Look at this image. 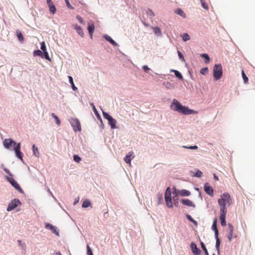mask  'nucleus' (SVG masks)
Segmentation results:
<instances>
[{
  "label": "nucleus",
  "instance_id": "f257e3e1",
  "mask_svg": "<svg viewBox=\"0 0 255 255\" xmlns=\"http://www.w3.org/2000/svg\"><path fill=\"white\" fill-rule=\"evenodd\" d=\"M232 199L228 193H225L221 195L218 200L220 211V220L222 226H225L226 225V217L227 213L226 206H230L232 205Z\"/></svg>",
  "mask_w": 255,
  "mask_h": 255
},
{
  "label": "nucleus",
  "instance_id": "f03ea898",
  "mask_svg": "<svg viewBox=\"0 0 255 255\" xmlns=\"http://www.w3.org/2000/svg\"><path fill=\"white\" fill-rule=\"evenodd\" d=\"M171 108L172 110L178 112H194L192 110H190L188 107L183 106L176 100L174 99L171 104Z\"/></svg>",
  "mask_w": 255,
  "mask_h": 255
},
{
  "label": "nucleus",
  "instance_id": "7ed1b4c3",
  "mask_svg": "<svg viewBox=\"0 0 255 255\" xmlns=\"http://www.w3.org/2000/svg\"><path fill=\"white\" fill-rule=\"evenodd\" d=\"M223 75L222 66L221 64H215L213 68V76L215 80L221 78Z\"/></svg>",
  "mask_w": 255,
  "mask_h": 255
},
{
  "label": "nucleus",
  "instance_id": "20e7f679",
  "mask_svg": "<svg viewBox=\"0 0 255 255\" xmlns=\"http://www.w3.org/2000/svg\"><path fill=\"white\" fill-rule=\"evenodd\" d=\"M71 126L73 127L74 131H80L81 127L79 120L76 118H71L69 120Z\"/></svg>",
  "mask_w": 255,
  "mask_h": 255
},
{
  "label": "nucleus",
  "instance_id": "39448f33",
  "mask_svg": "<svg viewBox=\"0 0 255 255\" xmlns=\"http://www.w3.org/2000/svg\"><path fill=\"white\" fill-rule=\"evenodd\" d=\"M165 200L167 206L169 208H172L173 206L171 198V192L169 187H168L165 193Z\"/></svg>",
  "mask_w": 255,
  "mask_h": 255
},
{
  "label": "nucleus",
  "instance_id": "423d86ee",
  "mask_svg": "<svg viewBox=\"0 0 255 255\" xmlns=\"http://www.w3.org/2000/svg\"><path fill=\"white\" fill-rule=\"evenodd\" d=\"M3 144L5 148L13 150V148L15 147L17 143L11 138H6L3 140Z\"/></svg>",
  "mask_w": 255,
  "mask_h": 255
},
{
  "label": "nucleus",
  "instance_id": "0eeeda50",
  "mask_svg": "<svg viewBox=\"0 0 255 255\" xmlns=\"http://www.w3.org/2000/svg\"><path fill=\"white\" fill-rule=\"evenodd\" d=\"M104 118L107 119L108 121L109 124L113 129L117 128L116 120L114 119L108 113H103Z\"/></svg>",
  "mask_w": 255,
  "mask_h": 255
},
{
  "label": "nucleus",
  "instance_id": "6e6552de",
  "mask_svg": "<svg viewBox=\"0 0 255 255\" xmlns=\"http://www.w3.org/2000/svg\"><path fill=\"white\" fill-rule=\"evenodd\" d=\"M7 181L13 186L17 191L22 193L23 191L17 182L11 177L6 176Z\"/></svg>",
  "mask_w": 255,
  "mask_h": 255
},
{
  "label": "nucleus",
  "instance_id": "1a4fd4ad",
  "mask_svg": "<svg viewBox=\"0 0 255 255\" xmlns=\"http://www.w3.org/2000/svg\"><path fill=\"white\" fill-rule=\"evenodd\" d=\"M20 204L21 203L18 199H14L9 203L6 210L7 211H10L14 209L18 204Z\"/></svg>",
  "mask_w": 255,
  "mask_h": 255
},
{
  "label": "nucleus",
  "instance_id": "9d476101",
  "mask_svg": "<svg viewBox=\"0 0 255 255\" xmlns=\"http://www.w3.org/2000/svg\"><path fill=\"white\" fill-rule=\"evenodd\" d=\"M228 227L229 229V231L228 234V239L229 241H231L233 237L237 238V236L234 235L233 236L234 227L233 225L229 223Z\"/></svg>",
  "mask_w": 255,
  "mask_h": 255
},
{
  "label": "nucleus",
  "instance_id": "9b49d317",
  "mask_svg": "<svg viewBox=\"0 0 255 255\" xmlns=\"http://www.w3.org/2000/svg\"><path fill=\"white\" fill-rule=\"evenodd\" d=\"M20 143H17L15 147L13 148V150H14L16 156L21 160H22V153L20 151Z\"/></svg>",
  "mask_w": 255,
  "mask_h": 255
},
{
  "label": "nucleus",
  "instance_id": "f8f14e48",
  "mask_svg": "<svg viewBox=\"0 0 255 255\" xmlns=\"http://www.w3.org/2000/svg\"><path fill=\"white\" fill-rule=\"evenodd\" d=\"M204 190L207 194L211 196H213V188L209 185V183H206L204 185Z\"/></svg>",
  "mask_w": 255,
  "mask_h": 255
},
{
  "label": "nucleus",
  "instance_id": "ddd939ff",
  "mask_svg": "<svg viewBox=\"0 0 255 255\" xmlns=\"http://www.w3.org/2000/svg\"><path fill=\"white\" fill-rule=\"evenodd\" d=\"M182 204L186 205L188 207H192L193 208H195V205L193 202L188 199H182L180 200Z\"/></svg>",
  "mask_w": 255,
  "mask_h": 255
},
{
  "label": "nucleus",
  "instance_id": "4468645a",
  "mask_svg": "<svg viewBox=\"0 0 255 255\" xmlns=\"http://www.w3.org/2000/svg\"><path fill=\"white\" fill-rule=\"evenodd\" d=\"M191 248L192 251L194 255L200 254L201 251L199 249L197 248L196 245L195 243H192L191 244Z\"/></svg>",
  "mask_w": 255,
  "mask_h": 255
},
{
  "label": "nucleus",
  "instance_id": "2eb2a0df",
  "mask_svg": "<svg viewBox=\"0 0 255 255\" xmlns=\"http://www.w3.org/2000/svg\"><path fill=\"white\" fill-rule=\"evenodd\" d=\"M177 194L183 196H189L190 195V192L188 190H185V189H182L181 190H178L177 191Z\"/></svg>",
  "mask_w": 255,
  "mask_h": 255
},
{
  "label": "nucleus",
  "instance_id": "dca6fc26",
  "mask_svg": "<svg viewBox=\"0 0 255 255\" xmlns=\"http://www.w3.org/2000/svg\"><path fill=\"white\" fill-rule=\"evenodd\" d=\"M88 30L91 35V37L92 38L93 33L95 30V25L93 22L88 23Z\"/></svg>",
  "mask_w": 255,
  "mask_h": 255
},
{
  "label": "nucleus",
  "instance_id": "f3484780",
  "mask_svg": "<svg viewBox=\"0 0 255 255\" xmlns=\"http://www.w3.org/2000/svg\"><path fill=\"white\" fill-rule=\"evenodd\" d=\"M47 5L49 8V10L51 13L54 14L56 11V8L52 2L47 3Z\"/></svg>",
  "mask_w": 255,
  "mask_h": 255
},
{
  "label": "nucleus",
  "instance_id": "a211bd4d",
  "mask_svg": "<svg viewBox=\"0 0 255 255\" xmlns=\"http://www.w3.org/2000/svg\"><path fill=\"white\" fill-rule=\"evenodd\" d=\"M217 220L216 218H215L213 221L212 226V229L215 232V235H219V232H218V230L217 227Z\"/></svg>",
  "mask_w": 255,
  "mask_h": 255
},
{
  "label": "nucleus",
  "instance_id": "6ab92c4d",
  "mask_svg": "<svg viewBox=\"0 0 255 255\" xmlns=\"http://www.w3.org/2000/svg\"><path fill=\"white\" fill-rule=\"evenodd\" d=\"M74 29L76 30L77 33L82 37L84 36V32L83 29L81 27V26L78 25L77 24L74 25Z\"/></svg>",
  "mask_w": 255,
  "mask_h": 255
},
{
  "label": "nucleus",
  "instance_id": "aec40b11",
  "mask_svg": "<svg viewBox=\"0 0 255 255\" xmlns=\"http://www.w3.org/2000/svg\"><path fill=\"white\" fill-rule=\"evenodd\" d=\"M133 152H129L128 155H126V156L124 158L125 161L128 164H129L130 165L131 164V156L133 154Z\"/></svg>",
  "mask_w": 255,
  "mask_h": 255
},
{
  "label": "nucleus",
  "instance_id": "412c9836",
  "mask_svg": "<svg viewBox=\"0 0 255 255\" xmlns=\"http://www.w3.org/2000/svg\"><path fill=\"white\" fill-rule=\"evenodd\" d=\"M104 38L105 39L109 41L111 44H112L114 46H117L118 44L109 35H105Z\"/></svg>",
  "mask_w": 255,
  "mask_h": 255
},
{
  "label": "nucleus",
  "instance_id": "4be33fe9",
  "mask_svg": "<svg viewBox=\"0 0 255 255\" xmlns=\"http://www.w3.org/2000/svg\"><path fill=\"white\" fill-rule=\"evenodd\" d=\"M219 235H215L216 242V249L217 251L218 254L220 253V240L218 237Z\"/></svg>",
  "mask_w": 255,
  "mask_h": 255
},
{
  "label": "nucleus",
  "instance_id": "5701e85b",
  "mask_svg": "<svg viewBox=\"0 0 255 255\" xmlns=\"http://www.w3.org/2000/svg\"><path fill=\"white\" fill-rule=\"evenodd\" d=\"M16 34L18 40L20 42H23L24 40L23 36L21 32L19 30H17L16 31Z\"/></svg>",
  "mask_w": 255,
  "mask_h": 255
},
{
  "label": "nucleus",
  "instance_id": "b1692460",
  "mask_svg": "<svg viewBox=\"0 0 255 255\" xmlns=\"http://www.w3.org/2000/svg\"><path fill=\"white\" fill-rule=\"evenodd\" d=\"M171 72H173L175 74V75L180 80L183 79V76L178 71L175 70H172Z\"/></svg>",
  "mask_w": 255,
  "mask_h": 255
},
{
  "label": "nucleus",
  "instance_id": "393cba45",
  "mask_svg": "<svg viewBox=\"0 0 255 255\" xmlns=\"http://www.w3.org/2000/svg\"><path fill=\"white\" fill-rule=\"evenodd\" d=\"M46 228H49L50 229L52 230V231L55 233L56 235H58V233L56 232V229L55 227L52 226L51 224H47L46 226Z\"/></svg>",
  "mask_w": 255,
  "mask_h": 255
},
{
  "label": "nucleus",
  "instance_id": "a878e982",
  "mask_svg": "<svg viewBox=\"0 0 255 255\" xmlns=\"http://www.w3.org/2000/svg\"><path fill=\"white\" fill-rule=\"evenodd\" d=\"M154 33L158 35H161V31L158 27H152Z\"/></svg>",
  "mask_w": 255,
  "mask_h": 255
},
{
  "label": "nucleus",
  "instance_id": "bb28decb",
  "mask_svg": "<svg viewBox=\"0 0 255 255\" xmlns=\"http://www.w3.org/2000/svg\"><path fill=\"white\" fill-rule=\"evenodd\" d=\"M176 12L177 14L180 15L183 18L186 17V14L181 9H177L176 11Z\"/></svg>",
  "mask_w": 255,
  "mask_h": 255
},
{
  "label": "nucleus",
  "instance_id": "cd10ccee",
  "mask_svg": "<svg viewBox=\"0 0 255 255\" xmlns=\"http://www.w3.org/2000/svg\"><path fill=\"white\" fill-rule=\"evenodd\" d=\"M91 202L89 200H87L83 202V203L82 204V207L83 208H87V207H89L90 206H91Z\"/></svg>",
  "mask_w": 255,
  "mask_h": 255
},
{
  "label": "nucleus",
  "instance_id": "c85d7f7f",
  "mask_svg": "<svg viewBox=\"0 0 255 255\" xmlns=\"http://www.w3.org/2000/svg\"><path fill=\"white\" fill-rule=\"evenodd\" d=\"M201 57L205 59V63H208L210 61V58L207 54H202L201 55Z\"/></svg>",
  "mask_w": 255,
  "mask_h": 255
},
{
  "label": "nucleus",
  "instance_id": "c756f323",
  "mask_svg": "<svg viewBox=\"0 0 255 255\" xmlns=\"http://www.w3.org/2000/svg\"><path fill=\"white\" fill-rule=\"evenodd\" d=\"M200 2L202 5V6L203 8L206 10H208V6L207 3L204 0H200Z\"/></svg>",
  "mask_w": 255,
  "mask_h": 255
},
{
  "label": "nucleus",
  "instance_id": "7c9ffc66",
  "mask_svg": "<svg viewBox=\"0 0 255 255\" xmlns=\"http://www.w3.org/2000/svg\"><path fill=\"white\" fill-rule=\"evenodd\" d=\"M33 153L36 156H39V153L38 152V148L34 144L32 146Z\"/></svg>",
  "mask_w": 255,
  "mask_h": 255
},
{
  "label": "nucleus",
  "instance_id": "2f4dec72",
  "mask_svg": "<svg viewBox=\"0 0 255 255\" xmlns=\"http://www.w3.org/2000/svg\"><path fill=\"white\" fill-rule=\"evenodd\" d=\"M186 218H187L188 220L192 222L194 225L196 226L197 225V222L195 220H194L190 215H187Z\"/></svg>",
  "mask_w": 255,
  "mask_h": 255
},
{
  "label": "nucleus",
  "instance_id": "473e14b6",
  "mask_svg": "<svg viewBox=\"0 0 255 255\" xmlns=\"http://www.w3.org/2000/svg\"><path fill=\"white\" fill-rule=\"evenodd\" d=\"M200 244H201L202 249L204 250V251L205 252V255H209L208 251H207L204 244L202 242H201Z\"/></svg>",
  "mask_w": 255,
  "mask_h": 255
},
{
  "label": "nucleus",
  "instance_id": "72a5a7b5",
  "mask_svg": "<svg viewBox=\"0 0 255 255\" xmlns=\"http://www.w3.org/2000/svg\"><path fill=\"white\" fill-rule=\"evenodd\" d=\"M33 55L34 56H40L42 57V55H43V53L41 50H35L34 51Z\"/></svg>",
  "mask_w": 255,
  "mask_h": 255
},
{
  "label": "nucleus",
  "instance_id": "f704fd0d",
  "mask_svg": "<svg viewBox=\"0 0 255 255\" xmlns=\"http://www.w3.org/2000/svg\"><path fill=\"white\" fill-rule=\"evenodd\" d=\"M52 117L55 119V121H56V123L59 126L60 125V120L59 119L58 117L55 115L54 114V113H52Z\"/></svg>",
  "mask_w": 255,
  "mask_h": 255
},
{
  "label": "nucleus",
  "instance_id": "c9c22d12",
  "mask_svg": "<svg viewBox=\"0 0 255 255\" xmlns=\"http://www.w3.org/2000/svg\"><path fill=\"white\" fill-rule=\"evenodd\" d=\"M242 77H243L244 83H247L248 81V78L246 75V74L243 70H242Z\"/></svg>",
  "mask_w": 255,
  "mask_h": 255
},
{
  "label": "nucleus",
  "instance_id": "e433bc0d",
  "mask_svg": "<svg viewBox=\"0 0 255 255\" xmlns=\"http://www.w3.org/2000/svg\"><path fill=\"white\" fill-rule=\"evenodd\" d=\"M190 37L189 35L187 33L184 34L182 36L183 40L184 41L189 40L190 39Z\"/></svg>",
  "mask_w": 255,
  "mask_h": 255
},
{
  "label": "nucleus",
  "instance_id": "4c0bfd02",
  "mask_svg": "<svg viewBox=\"0 0 255 255\" xmlns=\"http://www.w3.org/2000/svg\"><path fill=\"white\" fill-rule=\"evenodd\" d=\"M208 72V69L207 67H205V68H202L200 70V73L201 74H202V75H206Z\"/></svg>",
  "mask_w": 255,
  "mask_h": 255
},
{
  "label": "nucleus",
  "instance_id": "58836bf2",
  "mask_svg": "<svg viewBox=\"0 0 255 255\" xmlns=\"http://www.w3.org/2000/svg\"><path fill=\"white\" fill-rule=\"evenodd\" d=\"M44 57L46 60L49 61H51V59L49 57L48 52L47 51L43 52Z\"/></svg>",
  "mask_w": 255,
  "mask_h": 255
},
{
  "label": "nucleus",
  "instance_id": "ea45409f",
  "mask_svg": "<svg viewBox=\"0 0 255 255\" xmlns=\"http://www.w3.org/2000/svg\"><path fill=\"white\" fill-rule=\"evenodd\" d=\"M74 160L75 162H79L81 160V158L77 155H74Z\"/></svg>",
  "mask_w": 255,
  "mask_h": 255
},
{
  "label": "nucleus",
  "instance_id": "a19ab883",
  "mask_svg": "<svg viewBox=\"0 0 255 255\" xmlns=\"http://www.w3.org/2000/svg\"><path fill=\"white\" fill-rule=\"evenodd\" d=\"M41 49L43 51V52L46 51V45L44 42H42L41 43Z\"/></svg>",
  "mask_w": 255,
  "mask_h": 255
},
{
  "label": "nucleus",
  "instance_id": "79ce46f5",
  "mask_svg": "<svg viewBox=\"0 0 255 255\" xmlns=\"http://www.w3.org/2000/svg\"><path fill=\"white\" fill-rule=\"evenodd\" d=\"M65 2L66 3V5L67 6L70 8V9H74V7L72 6V5L70 3V2L69 1V0H65Z\"/></svg>",
  "mask_w": 255,
  "mask_h": 255
},
{
  "label": "nucleus",
  "instance_id": "37998d69",
  "mask_svg": "<svg viewBox=\"0 0 255 255\" xmlns=\"http://www.w3.org/2000/svg\"><path fill=\"white\" fill-rule=\"evenodd\" d=\"M87 255H93L92 251L88 245L87 246Z\"/></svg>",
  "mask_w": 255,
  "mask_h": 255
},
{
  "label": "nucleus",
  "instance_id": "c03bdc74",
  "mask_svg": "<svg viewBox=\"0 0 255 255\" xmlns=\"http://www.w3.org/2000/svg\"><path fill=\"white\" fill-rule=\"evenodd\" d=\"M147 13L148 15H149L151 17H153L155 15L154 13L153 12V11L150 9L148 10Z\"/></svg>",
  "mask_w": 255,
  "mask_h": 255
},
{
  "label": "nucleus",
  "instance_id": "a18cd8bd",
  "mask_svg": "<svg viewBox=\"0 0 255 255\" xmlns=\"http://www.w3.org/2000/svg\"><path fill=\"white\" fill-rule=\"evenodd\" d=\"M184 148H188V149H197L198 148V147L196 145H194V146H184Z\"/></svg>",
  "mask_w": 255,
  "mask_h": 255
},
{
  "label": "nucleus",
  "instance_id": "49530a36",
  "mask_svg": "<svg viewBox=\"0 0 255 255\" xmlns=\"http://www.w3.org/2000/svg\"><path fill=\"white\" fill-rule=\"evenodd\" d=\"M202 175V172L200 170H198L195 173V176L198 177H201Z\"/></svg>",
  "mask_w": 255,
  "mask_h": 255
},
{
  "label": "nucleus",
  "instance_id": "de8ad7c7",
  "mask_svg": "<svg viewBox=\"0 0 255 255\" xmlns=\"http://www.w3.org/2000/svg\"><path fill=\"white\" fill-rule=\"evenodd\" d=\"M142 69L146 73H148V71L149 70V68L146 65L143 66Z\"/></svg>",
  "mask_w": 255,
  "mask_h": 255
},
{
  "label": "nucleus",
  "instance_id": "09e8293b",
  "mask_svg": "<svg viewBox=\"0 0 255 255\" xmlns=\"http://www.w3.org/2000/svg\"><path fill=\"white\" fill-rule=\"evenodd\" d=\"M76 18L81 23H83V19L81 16L77 15Z\"/></svg>",
  "mask_w": 255,
  "mask_h": 255
},
{
  "label": "nucleus",
  "instance_id": "8fccbe9b",
  "mask_svg": "<svg viewBox=\"0 0 255 255\" xmlns=\"http://www.w3.org/2000/svg\"><path fill=\"white\" fill-rule=\"evenodd\" d=\"M178 55L180 59H182L183 60H184V56L182 54L181 52H180L179 51H178Z\"/></svg>",
  "mask_w": 255,
  "mask_h": 255
},
{
  "label": "nucleus",
  "instance_id": "3c124183",
  "mask_svg": "<svg viewBox=\"0 0 255 255\" xmlns=\"http://www.w3.org/2000/svg\"><path fill=\"white\" fill-rule=\"evenodd\" d=\"M69 78V82L71 84V85H73V78L71 77V76H69L68 77Z\"/></svg>",
  "mask_w": 255,
  "mask_h": 255
},
{
  "label": "nucleus",
  "instance_id": "603ef678",
  "mask_svg": "<svg viewBox=\"0 0 255 255\" xmlns=\"http://www.w3.org/2000/svg\"><path fill=\"white\" fill-rule=\"evenodd\" d=\"M4 171H5V173H6L7 174H9V175L11 176V173L10 172L9 170L7 169V168H4Z\"/></svg>",
  "mask_w": 255,
  "mask_h": 255
},
{
  "label": "nucleus",
  "instance_id": "864d4df0",
  "mask_svg": "<svg viewBox=\"0 0 255 255\" xmlns=\"http://www.w3.org/2000/svg\"><path fill=\"white\" fill-rule=\"evenodd\" d=\"M72 85V89L74 90V91H76L77 88L75 87L74 84L73 83V85Z\"/></svg>",
  "mask_w": 255,
  "mask_h": 255
},
{
  "label": "nucleus",
  "instance_id": "5fc2aeb1",
  "mask_svg": "<svg viewBox=\"0 0 255 255\" xmlns=\"http://www.w3.org/2000/svg\"><path fill=\"white\" fill-rule=\"evenodd\" d=\"M95 113V114H96V115L98 119H99L101 121V119L100 116V115H99V113L96 112V113Z\"/></svg>",
  "mask_w": 255,
  "mask_h": 255
},
{
  "label": "nucleus",
  "instance_id": "6e6d98bb",
  "mask_svg": "<svg viewBox=\"0 0 255 255\" xmlns=\"http://www.w3.org/2000/svg\"><path fill=\"white\" fill-rule=\"evenodd\" d=\"M91 105L93 106V110L94 111V112H97L95 107L94 106V105H93V104H91Z\"/></svg>",
  "mask_w": 255,
  "mask_h": 255
},
{
  "label": "nucleus",
  "instance_id": "4d7b16f0",
  "mask_svg": "<svg viewBox=\"0 0 255 255\" xmlns=\"http://www.w3.org/2000/svg\"><path fill=\"white\" fill-rule=\"evenodd\" d=\"M214 178L215 179L218 180V176H217L215 174H214Z\"/></svg>",
  "mask_w": 255,
  "mask_h": 255
},
{
  "label": "nucleus",
  "instance_id": "13d9d810",
  "mask_svg": "<svg viewBox=\"0 0 255 255\" xmlns=\"http://www.w3.org/2000/svg\"><path fill=\"white\" fill-rule=\"evenodd\" d=\"M46 1H47V3H49L50 2H52L51 0H46Z\"/></svg>",
  "mask_w": 255,
  "mask_h": 255
},
{
  "label": "nucleus",
  "instance_id": "bf43d9fd",
  "mask_svg": "<svg viewBox=\"0 0 255 255\" xmlns=\"http://www.w3.org/2000/svg\"><path fill=\"white\" fill-rule=\"evenodd\" d=\"M158 198H159V199H162L161 195H158Z\"/></svg>",
  "mask_w": 255,
  "mask_h": 255
},
{
  "label": "nucleus",
  "instance_id": "052dcab7",
  "mask_svg": "<svg viewBox=\"0 0 255 255\" xmlns=\"http://www.w3.org/2000/svg\"><path fill=\"white\" fill-rule=\"evenodd\" d=\"M174 205H175V206H178V202H175V203H174Z\"/></svg>",
  "mask_w": 255,
  "mask_h": 255
},
{
  "label": "nucleus",
  "instance_id": "680f3d73",
  "mask_svg": "<svg viewBox=\"0 0 255 255\" xmlns=\"http://www.w3.org/2000/svg\"><path fill=\"white\" fill-rule=\"evenodd\" d=\"M183 113L184 114L187 115V114H191V113H186V112H185V113Z\"/></svg>",
  "mask_w": 255,
  "mask_h": 255
},
{
  "label": "nucleus",
  "instance_id": "e2e57ef3",
  "mask_svg": "<svg viewBox=\"0 0 255 255\" xmlns=\"http://www.w3.org/2000/svg\"><path fill=\"white\" fill-rule=\"evenodd\" d=\"M213 255H215V254H214Z\"/></svg>",
  "mask_w": 255,
  "mask_h": 255
}]
</instances>
